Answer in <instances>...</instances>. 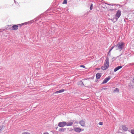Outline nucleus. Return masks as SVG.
Masks as SVG:
<instances>
[{"instance_id": "a211bd4d", "label": "nucleus", "mask_w": 134, "mask_h": 134, "mask_svg": "<svg viewBox=\"0 0 134 134\" xmlns=\"http://www.w3.org/2000/svg\"><path fill=\"white\" fill-rule=\"evenodd\" d=\"M131 132L132 134H134V130H131Z\"/></svg>"}, {"instance_id": "1a4fd4ad", "label": "nucleus", "mask_w": 134, "mask_h": 134, "mask_svg": "<svg viewBox=\"0 0 134 134\" xmlns=\"http://www.w3.org/2000/svg\"><path fill=\"white\" fill-rule=\"evenodd\" d=\"M121 127L123 130L124 131H127L128 129V128L125 125H122Z\"/></svg>"}, {"instance_id": "20e7f679", "label": "nucleus", "mask_w": 134, "mask_h": 134, "mask_svg": "<svg viewBox=\"0 0 134 134\" xmlns=\"http://www.w3.org/2000/svg\"><path fill=\"white\" fill-rule=\"evenodd\" d=\"M74 131L77 132H80L82 131H83L84 129H83L82 130V129L80 127H74Z\"/></svg>"}, {"instance_id": "4be33fe9", "label": "nucleus", "mask_w": 134, "mask_h": 134, "mask_svg": "<svg viewBox=\"0 0 134 134\" xmlns=\"http://www.w3.org/2000/svg\"><path fill=\"white\" fill-rule=\"evenodd\" d=\"M80 66L81 67H82L83 68H85V66L83 65H81Z\"/></svg>"}, {"instance_id": "9d476101", "label": "nucleus", "mask_w": 134, "mask_h": 134, "mask_svg": "<svg viewBox=\"0 0 134 134\" xmlns=\"http://www.w3.org/2000/svg\"><path fill=\"white\" fill-rule=\"evenodd\" d=\"M122 66H118L116 68L114 69V72L117 71L118 70L121 68Z\"/></svg>"}, {"instance_id": "6e6552de", "label": "nucleus", "mask_w": 134, "mask_h": 134, "mask_svg": "<svg viewBox=\"0 0 134 134\" xmlns=\"http://www.w3.org/2000/svg\"><path fill=\"white\" fill-rule=\"evenodd\" d=\"M110 78L109 77L106 78L104 80L103 82L102 83L104 84L106 83L107 81L110 80Z\"/></svg>"}, {"instance_id": "393cba45", "label": "nucleus", "mask_w": 134, "mask_h": 134, "mask_svg": "<svg viewBox=\"0 0 134 134\" xmlns=\"http://www.w3.org/2000/svg\"><path fill=\"white\" fill-rule=\"evenodd\" d=\"M133 82L134 83V78L133 80Z\"/></svg>"}, {"instance_id": "2eb2a0df", "label": "nucleus", "mask_w": 134, "mask_h": 134, "mask_svg": "<svg viewBox=\"0 0 134 134\" xmlns=\"http://www.w3.org/2000/svg\"><path fill=\"white\" fill-rule=\"evenodd\" d=\"M66 130V128H63L60 129L59 130V131L60 132H64Z\"/></svg>"}, {"instance_id": "bb28decb", "label": "nucleus", "mask_w": 134, "mask_h": 134, "mask_svg": "<svg viewBox=\"0 0 134 134\" xmlns=\"http://www.w3.org/2000/svg\"><path fill=\"white\" fill-rule=\"evenodd\" d=\"M1 127H0V130H1Z\"/></svg>"}, {"instance_id": "6ab92c4d", "label": "nucleus", "mask_w": 134, "mask_h": 134, "mask_svg": "<svg viewBox=\"0 0 134 134\" xmlns=\"http://www.w3.org/2000/svg\"><path fill=\"white\" fill-rule=\"evenodd\" d=\"M67 3V0H64L63 2V4H66Z\"/></svg>"}, {"instance_id": "4468645a", "label": "nucleus", "mask_w": 134, "mask_h": 134, "mask_svg": "<svg viewBox=\"0 0 134 134\" xmlns=\"http://www.w3.org/2000/svg\"><path fill=\"white\" fill-rule=\"evenodd\" d=\"M78 85H79L82 86L84 85L83 82L82 81H80L78 83Z\"/></svg>"}, {"instance_id": "423d86ee", "label": "nucleus", "mask_w": 134, "mask_h": 134, "mask_svg": "<svg viewBox=\"0 0 134 134\" xmlns=\"http://www.w3.org/2000/svg\"><path fill=\"white\" fill-rule=\"evenodd\" d=\"M121 15V12L120 11L118 10L117 12L115 15V16L116 19H118Z\"/></svg>"}, {"instance_id": "412c9836", "label": "nucleus", "mask_w": 134, "mask_h": 134, "mask_svg": "<svg viewBox=\"0 0 134 134\" xmlns=\"http://www.w3.org/2000/svg\"><path fill=\"white\" fill-rule=\"evenodd\" d=\"M103 124V122H100L99 123V124L100 125H102Z\"/></svg>"}, {"instance_id": "f3484780", "label": "nucleus", "mask_w": 134, "mask_h": 134, "mask_svg": "<svg viewBox=\"0 0 134 134\" xmlns=\"http://www.w3.org/2000/svg\"><path fill=\"white\" fill-rule=\"evenodd\" d=\"M21 134H30V133L28 132H24Z\"/></svg>"}, {"instance_id": "f8f14e48", "label": "nucleus", "mask_w": 134, "mask_h": 134, "mask_svg": "<svg viewBox=\"0 0 134 134\" xmlns=\"http://www.w3.org/2000/svg\"><path fill=\"white\" fill-rule=\"evenodd\" d=\"M64 89H62L60 90L59 91H57L55 92V93H62L64 92Z\"/></svg>"}, {"instance_id": "39448f33", "label": "nucleus", "mask_w": 134, "mask_h": 134, "mask_svg": "<svg viewBox=\"0 0 134 134\" xmlns=\"http://www.w3.org/2000/svg\"><path fill=\"white\" fill-rule=\"evenodd\" d=\"M18 25H13L12 26L11 28L10 29L13 30H18Z\"/></svg>"}, {"instance_id": "f03ea898", "label": "nucleus", "mask_w": 134, "mask_h": 134, "mask_svg": "<svg viewBox=\"0 0 134 134\" xmlns=\"http://www.w3.org/2000/svg\"><path fill=\"white\" fill-rule=\"evenodd\" d=\"M109 60L108 58H107L105 60L103 66L101 67V69L103 70L107 69L109 67Z\"/></svg>"}, {"instance_id": "5701e85b", "label": "nucleus", "mask_w": 134, "mask_h": 134, "mask_svg": "<svg viewBox=\"0 0 134 134\" xmlns=\"http://www.w3.org/2000/svg\"><path fill=\"white\" fill-rule=\"evenodd\" d=\"M73 129H70L69 130V131H73Z\"/></svg>"}, {"instance_id": "9b49d317", "label": "nucleus", "mask_w": 134, "mask_h": 134, "mask_svg": "<svg viewBox=\"0 0 134 134\" xmlns=\"http://www.w3.org/2000/svg\"><path fill=\"white\" fill-rule=\"evenodd\" d=\"M73 123L72 121H70L66 123V125L67 126H70L72 125L73 124Z\"/></svg>"}, {"instance_id": "b1692460", "label": "nucleus", "mask_w": 134, "mask_h": 134, "mask_svg": "<svg viewBox=\"0 0 134 134\" xmlns=\"http://www.w3.org/2000/svg\"><path fill=\"white\" fill-rule=\"evenodd\" d=\"M43 134H49L48 132H45L43 133Z\"/></svg>"}, {"instance_id": "f257e3e1", "label": "nucleus", "mask_w": 134, "mask_h": 134, "mask_svg": "<svg viewBox=\"0 0 134 134\" xmlns=\"http://www.w3.org/2000/svg\"><path fill=\"white\" fill-rule=\"evenodd\" d=\"M124 43L123 42H120L119 43L117 44L115 46H113L111 49L109 50V53L111 50L115 47V50H119L120 51L124 47Z\"/></svg>"}, {"instance_id": "7ed1b4c3", "label": "nucleus", "mask_w": 134, "mask_h": 134, "mask_svg": "<svg viewBox=\"0 0 134 134\" xmlns=\"http://www.w3.org/2000/svg\"><path fill=\"white\" fill-rule=\"evenodd\" d=\"M66 122L63 121L60 122L58 124V126L60 127H63L65 125H66Z\"/></svg>"}, {"instance_id": "ddd939ff", "label": "nucleus", "mask_w": 134, "mask_h": 134, "mask_svg": "<svg viewBox=\"0 0 134 134\" xmlns=\"http://www.w3.org/2000/svg\"><path fill=\"white\" fill-rule=\"evenodd\" d=\"M96 77L97 79H99L100 78L101 75L100 73H97L96 74Z\"/></svg>"}, {"instance_id": "0eeeda50", "label": "nucleus", "mask_w": 134, "mask_h": 134, "mask_svg": "<svg viewBox=\"0 0 134 134\" xmlns=\"http://www.w3.org/2000/svg\"><path fill=\"white\" fill-rule=\"evenodd\" d=\"M79 124L82 126L84 127L85 125V121L83 120H81L79 121Z\"/></svg>"}, {"instance_id": "dca6fc26", "label": "nucleus", "mask_w": 134, "mask_h": 134, "mask_svg": "<svg viewBox=\"0 0 134 134\" xmlns=\"http://www.w3.org/2000/svg\"><path fill=\"white\" fill-rule=\"evenodd\" d=\"M119 90L118 88H116L113 91V92L114 93H115V92H118V93L119 92Z\"/></svg>"}, {"instance_id": "aec40b11", "label": "nucleus", "mask_w": 134, "mask_h": 134, "mask_svg": "<svg viewBox=\"0 0 134 134\" xmlns=\"http://www.w3.org/2000/svg\"><path fill=\"white\" fill-rule=\"evenodd\" d=\"M93 8V5L92 4L91 5L90 8L91 10Z\"/></svg>"}, {"instance_id": "a878e982", "label": "nucleus", "mask_w": 134, "mask_h": 134, "mask_svg": "<svg viewBox=\"0 0 134 134\" xmlns=\"http://www.w3.org/2000/svg\"><path fill=\"white\" fill-rule=\"evenodd\" d=\"M97 70H99L100 69L99 68H97Z\"/></svg>"}]
</instances>
